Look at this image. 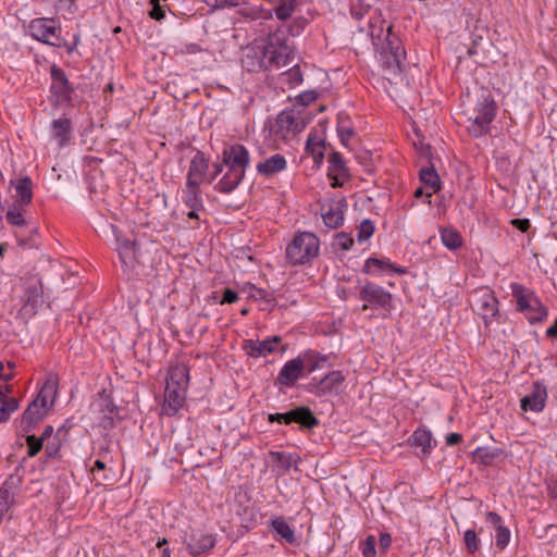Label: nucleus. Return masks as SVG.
I'll return each instance as SVG.
<instances>
[{"label":"nucleus","instance_id":"052dcab7","mask_svg":"<svg viewBox=\"0 0 557 557\" xmlns=\"http://www.w3.org/2000/svg\"><path fill=\"white\" fill-rule=\"evenodd\" d=\"M557 537V525L556 524H548L543 529V532L537 534V537L545 539V537Z\"/></svg>","mask_w":557,"mask_h":557},{"label":"nucleus","instance_id":"a18cd8bd","mask_svg":"<svg viewBox=\"0 0 557 557\" xmlns=\"http://www.w3.org/2000/svg\"><path fill=\"white\" fill-rule=\"evenodd\" d=\"M496 546L504 549L510 541V531L507 527H498L496 529Z\"/></svg>","mask_w":557,"mask_h":557},{"label":"nucleus","instance_id":"ea45409f","mask_svg":"<svg viewBox=\"0 0 557 557\" xmlns=\"http://www.w3.org/2000/svg\"><path fill=\"white\" fill-rule=\"evenodd\" d=\"M329 163L330 166L327 175H333L334 173H337L343 177H349L348 169L339 152H332L329 157Z\"/></svg>","mask_w":557,"mask_h":557},{"label":"nucleus","instance_id":"72a5a7b5","mask_svg":"<svg viewBox=\"0 0 557 557\" xmlns=\"http://www.w3.org/2000/svg\"><path fill=\"white\" fill-rule=\"evenodd\" d=\"M12 184H14L16 202H18L21 206L30 203L33 198L32 180L25 176L23 178L16 180L15 182H12Z\"/></svg>","mask_w":557,"mask_h":557},{"label":"nucleus","instance_id":"c03bdc74","mask_svg":"<svg viewBox=\"0 0 557 557\" xmlns=\"http://www.w3.org/2000/svg\"><path fill=\"white\" fill-rule=\"evenodd\" d=\"M376 539L374 535H368L361 543V550L364 557H374L376 554Z\"/></svg>","mask_w":557,"mask_h":557},{"label":"nucleus","instance_id":"4468645a","mask_svg":"<svg viewBox=\"0 0 557 557\" xmlns=\"http://www.w3.org/2000/svg\"><path fill=\"white\" fill-rule=\"evenodd\" d=\"M223 164L227 169L246 173L250 162V154L247 148L240 144L231 145L222 152Z\"/></svg>","mask_w":557,"mask_h":557},{"label":"nucleus","instance_id":"9b49d317","mask_svg":"<svg viewBox=\"0 0 557 557\" xmlns=\"http://www.w3.org/2000/svg\"><path fill=\"white\" fill-rule=\"evenodd\" d=\"M306 124L294 108H286L276 117L274 132L283 138L301 133Z\"/></svg>","mask_w":557,"mask_h":557},{"label":"nucleus","instance_id":"412c9836","mask_svg":"<svg viewBox=\"0 0 557 557\" xmlns=\"http://www.w3.org/2000/svg\"><path fill=\"white\" fill-rule=\"evenodd\" d=\"M304 362L297 357L288 360L281 369L276 382L284 386H292L301 376Z\"/></svg>","mask_w":557,"mask_h":557},{"label":"nucleus","instance_id":"f3484780","mask_svg":"<svg viewBox=\"0 0 557 557\" xmlns=\"http://www.w3.org/2000/svg\"><path fill=\"white\" fill-rule=\"evenodd\" d=\"M546 398L547 391L545 385L541 382H534L532 392L520 400L521 410L541 412L545 408Z\"/></svg>","mask_w":557,"mask_h":557},{"label":"nucleus","instance_id":"20e7f679","mask_svg":"<svg viewBox=\"0 0 557 557\" xmlns=\"http://www.w3.org/2000/svg\"><path fill=\"white\" fill-rule=\"evenodd\" d=\"M268 69L281 67L293 60V49L286 42V32L276 29L262 40Z\"/></svg>","mask_w":557,"mask_h":557},{"label":"nucleus","instance_id":"f704fd0d","mask_svg":"<svg viewBox=\"0 0 557 557\" xmlns=\"http://www.w3.org/2000/svg\"><path fill=\"white\" fill-rule=\"evenodd\" d=\"M420 181L429 188L432 189V193H429L426 197L429 198L428 203H431L430 197L433 193H436L441 189V181L440 176L436 173L433 165L424 166L419 172Z\"/></svg>","mask_w":557,"mask_h":557},{"label":"nucleus","instance_id":"de8ad7c7","mask_svg":"<svg viewBox=\"0 0 557 557\" xmlns=\"http://www.w3.org/2000/svg\"><path fill=\"white\" fill-rule=\"evenodd\" d=\"M44 440L41 437H36L35 435L26 436V444L28 447V456H36L42 448Z\"/></svg>","mask_w":557,"mask_h":557},{"label":"nucleus","instance_id":"49530a36","mask_svg":"<svg viewBox=\"0 0 557 557\" xmlns=\"http://www.w3.org/2000/svg\"><path fill=\"white\" fill-rule=\"evenodd\" d=\"M465 545L470 554H474L479 548V539L474 530H467L465 532Z\"/></svg>","mask_w":557,"mask_h":557},{"label":"nucleus","instance_id":"603ef678","mask_svg":"<svg viewBox=\"0 0 557 557\" xmlns=\"http://www.w3.org/2000/svg\"><path fill=\"white\" fill-rule=\"evenodd\" d=\"M323 147L319 143L313 144L311 139L307 140L306 150L310 152L317 162H321L323 159Z\"/></svg>","mask_w":557,"mask_h":557},{"label":"nucleus","instance_id":"f03ea898","mask_svg":"<svg viewBox=\"0 0 557 557\" xmlns=\"http://www.w3.org/2000/svg\"><path fill=\"white\" fill-rule=\"evenodd\" d=\"M58 392V377L50 374L37 397L27 406L21 418V429L24 433L33 431L36 424L44 420L53 406Z\"/></svg>","mask_w":557,"mask_h":557},{"label":"nucleus","instance_id":"b1692460","mask_svg":"<svg viewBox=\"0 0 557 557\" xmlns=\"http://www.w3.org/2000/svg\"><path fill=\"white\" fill-rule=\"evenodd\" d=\"M244 178L245 173H243L242 171L227 169V171L214 185V189L222 194H230L238 187V185L243 182Z\"/></svg>","mask_w":557,"mask_h":557},{"label":"nucleus","instance_id":"6e6d98bb","mask_svg":"<svg viewBox=\"0 0 557 557\" xmlns=\"http://www.w3.org/2000/svg\"><path fill=\"white\" fill-rule=\"evenodd\" d=\"M317 98H318L317 91L308 90V91L301 92L297 97V102L300 103L301 106H308V104L314 102L317 100Z\"/></svg>","mask_w":557,"mask_h":557},{"label":"nucleus","instance_id":"a878e982","mask_svg":"<svg viewBox=\"0 0 557 557\" xmlns=\"http://www.w3.org/2000/svg\"><path fill=\"white\" fill-rule=\"evenodd\" d=\"M344 380L345 376L341 371H332L319 381L313 379L311 384L314 385L315 392L319 395H324L336 389L344 382Z\"/></svg>","mask_w":557,"mask_h":557},{"label":"nucleus","instance_id":"6ab92c4d","mask_svg":"<svg viewBox=\"0 0 557 557\" xmlns=\"http://www.w3.org/2000/svg\"><path fill=\"white\" fill-rule=\"evenodd\" d=\"M186 388L166 384L162 412L169 417L174 416L185 401Z\"/></svg>","mask_w":557,"mask_h":557},{"label":"nucleus","instance_id":"bb28decb","mask_svg":"<svg viewBox=\"0 0 557 557\" xmlns=\"http://www.w3.org/2000/svg\"><path fill=\"white\" fill-rule=\"evenodd\" d=\"M189 382V369L184 363H177L170 368L166 384L170 386H177L187 388Z\"/></svg>","mask_w":557,"mask_h":557},{"label":"nucleus","instance_id":"79ce46f5","mask_svg":"<svg viewBox=\"0 0 557 557\" xmlns=\"http://www.w3.org/2000/svg\"><path fill=\"white\" fill-rule=\"evenodd\" d=\"M374 233V225L372 221L370 220H363L359 227H358V234H357V240L359 243L368 240Z\"/></svg>","mask_w":557,"mask_h":557},{"label":"nucleus","instance_id":"7ed1b4c3","mask_svg":"<svg viewBox=\"0 0 557 557\" xmlns=\"http://www.w3.org/2000/svg\"><path fill=\"white\" fill-rule=\"evenodd\" d=\"M320 239L313 233H297L286 247V260L290 265H302L318 257Z\"/></svg>","mask_w":557,"mask_h":557},{"label":"nucleus","instance_id":"c756f323","mask_svg":"<svg viewBox=\"0 0 557 557\" xmlns=\"http://www.w3.org/2000/svg\"><path fill=\"white\" fill-rule=\"evenodd\" d=\"M183 201L190 209H202L200 185L186 182L185 188L183 189Z\"/></svg>","mask_w":557,"mask_h":557},{"label":"nucleus","instance_id":"9d476101","mask_svg":"<svg viewBox=\"0 0 557 557\" xmlns=\"http://www.w3.org/2000/svg\"><path fill=\"white\" fill-rule=\"evenodd\" d=\"M474 310L482 317L485 327L498 317V300L491 289L480 288L475 292Z\"/></svg>","mask_w":557,"mask_h":557},{"label":"nucleus","instance_id":"8fccbe9b","mask_svg":"<svg viewBox=\"0 0 557 557\" xmlns=\"http://www.w3.org/2000/svg\"><path fill=\"white\" fill-rule=\"evenodd\" d=\"M338 123H337V133H338V136L341 138V141L344 144V145H347V141L349 140V138L351 136H354L355 132H354V128L349 125H346L343 121H342V117L338 116Z\"/></svg>","mask_w":557,"mask_h":557},{"label":"nucleus","instance_id":"e433bc0d","mask_svg":"<svg viewBox=\"0 0 557 557\" xmlns=\"http://www.w3.org/2000/svg\"><path fill=\"white\" fill-rule=\"evenodd\" d=\"M441 239L443 245L449 250H457L462 246V237L460 233L453 227L442 228Z\"/></svg>","mask_w":557,"mask_h":557},{"label":"nucleus","instance_id":"cd10ccee","mask_svg":"<svg viewBox=\"0 0 557 557\" xmlns=\"http://www.w3.org/2000/svg\"><path fill=\"white\" fill-rule=\"evenodd\" d=\"M293 423H297L300 429L312 430L319 424L309 407L300 406L293 409Z\"/></svg>","mask_w":557,"mask_h":557},{"label":"nucleus","instance_id":"0eeeda50","mask_svg":"<svg viewBox=\"0 0 557 557\" xmlns=\"http://www.w3.org/2000/svg\"><path fill=\"white\" fill-rule=\"evenodd\" d=\"M24 295L22 297L24 314L33 317L44 304V285L38 274H28L23 277Z\"/></svg>","mask_w":557,"mask_h":557},{"label":"nucleus","instance_id":"e2e57ef3","mask_svg":"<svg viewBox=\"0 0 557 557\" xmlns=\"http://www.w3.org/2000/svg\"><path fill=\"white\" fill-rule=\"evenodd\" d=\"M238 5V0H218L216 3H212L213 9L236 8Z\"/></svg>","mask_w":557,"mask_h":557},{"label":"nucleus","instance_id":"ddd939ff","mask_svg":"<svg viewBox=\"0 0 557 557\" xmlns=\"http://www.w3.org/2000/svg\"><path fill=\"white\" fill-rule=\"evenodd\" d=\"M51 76V94L55 97L57 102L64 103L72 101V95L74 92V87L69 82L65 72L53 64L50 69Z\"/></svg>","mask_w":557,"mask_h":557},{"label":"nucleus","instance_id":"dca6fc26","mask_svg":"<svg viewBox=\"0 0 557 557\" xmlns=\"http://www.w3.org/2000/svg\"><path fill=\"white\" fill-rule=\"evenodd\" d=\"M281 341L280 336L269 337L264 341L246 339L243 344V349L251 358L267 357L276 351Z\"/></svg>","mask_w":557,"mask_h":557},{"label":"nucleus","instance_id":"5701e85b","mask_svg":"<svg viewBox=\"0 0 557 557\" xmlns=\"http://www.w3.org/2000/svg\"><path fill=\"white\" fill-rule=\"evenodd\" d=\"M287 166V161L282 154H273L262 162L257 164V172L264 176L271 177L276 173L284 171Z\"/></svg>","mask_w":557,"mask_h":557},{"label":"nucleus","instance_id":"13d9d810","mask_svg":"<svg viewBox=\"0 0 557 557\" xmlns=\"http://www.w3.org/2000/svg\"><path fill=\"white\" fill-rule=\"evenodd\" d=\"M151 3L153 7H152L151 11L149 12L150 17L153 20H157V21L162 20L164 17L165 13H164L163 9L160 7L159 0H151Z\"/></svg>","mask_w":557,"mask_h":557},{"label":"nucleus","instance_id":"69168bd1","mask_svg":"<svg viewBox=\"0 0 557 557\" xmlns=\"http://www.w3.org/2000/svg\"><path fill=\"white\" fill-rule=\"evenodd\" d=\"M202 51V48L198 44H187L182 48V53L185 54H196Z\"/></svg>","mask_w":557,"mask_h":557},{"label":"nucleus","instance_id":"aec40b11","mask_svg":"<svg viewBox=\"0 0 557 557\" xmlns=\"http://www.w3.org/2000/svg\"><path fill=\"white\" fill-rule=\"evenodd\" d=\"M113 233L115 234L116 239V250L120 257L122 264L126 268H134L137 261V244L129 239H121L116 234V227L114 225L111 226Z\"/></svg>","mask_w":557,"mask_h":557},{"label":"nucleus","instance_id":"09e8293b","mask_svg":"<svg viewBox=\"0 0 557 557\" xmlns=\"http://www.w3.org/2000/svg\"><path fill=\"white\" fill-rule=\"evenodd\" d=\"M284 75L289 86H297L302 83V73L298 65L290 67Z\"/></svg>","mask_w":557,"mask_h":557},{"label":"nucleus","instance_id":"0e129e2a","mask_svg":"<svg viewBox=\"0 0 557 557\" xmlns=\"http://www.w3.org/2000/svg\"><path fill=\"white\" fill-rule=\"evenodd\" d=\"M486 521L491 523L493 527H495V529H497L498 527H503L500 516L494 511H488L486 513Z\"/></svg>","mask_w":557,"mask_h":557},{"label":"nucleus","instance_id":"4d7b16f0","mask_svg":"<svg viewBox=\"0 0 557 557\" xmlns=\"http://www.w3.org/2000/svg\"><path fill=\"white\" fill-rule=\"evenodd\" d=\"M238 300V295L235 290L231 289V288H225L223 290V297L221 300H219V304L221 305H224V304H234Z\"/></svg>","mask_w":557,"mask_h":557},{"label":"nucleus","instance_id":"3c124183","mask_svg":"<svg viewBox=\"0 0 557 557\" xmlns=\"http://www.w3.org/2000/svg\"><path fill=\"white\" fill-rule=\"evenodd\" d=\"M307 23L305 17H296L287 28L288 34L294 37L300 35L306 28Z\"/></svg>","mask_w":557,"mask_h":557},{"label":"nucleus","instance_id":"4be33fe9","mask_svg":"<svg viewBox=\"0 0 557 557\" xmlns=\"http://www.w3.org/2000/svg\"><path fill=\"white\" fill-rule=\"evenodd\" d=\"M95 408L103 413V418L100 424L104 429H111L114 426V417L117 413V408L113 400L108 396L100 394L99 398L94 403Z\"/></svg>","mask_w":557,"mask_h":557},{"label":"nucleus","instance_id":"c85d7f7f","mask_svg":"<svg viewBox=\"0 0 557 557\" xmlns=\"http://www.w3.org/2000/svg\"><path fill=\"white\" fill-rule=\"evenodd\" d=\"M51 127L52 136L58 141L59 146L69 144L72 133V122L70 119L53 120Z\"/></svg>","mask_w":557,"mask_h":557},{"label":"nucleus","instance_id":"4c0bfd02","mask_svg":"<svg viewBox=\"0 0 557 557\" xmlns=\"http://www.w3.org/2000/svg\"><path fill=\"white\" fill-rule=\"evenodd\" d=\"M276 5L273 9L275 16L280 21H286L292 17L298 5V0H274Z\"/></svg>","mask_w":557,"mask_h":557},{"label":"nucleus","instance_id":"f8f14e48","mask_svg":"<svg viewBox=\"0 0 557 557\" xmlns=\"http://www.w3.org/2000/svg\"><path fill=\"white\" fill-rule=\"evenodd\" d=\"M215 543L216 539L213 534L200 529H190L185 535L186 547L194 557L208 553L215 546Z\"/></svg>","mask_w":557,"mask_h":557},{"label":"nucleus","instance_id":"5fc2aeb1","mask_svg":"<svg viewBox=\"0 0 557 557\" xmlns=\"http://www.w3.org/2000/svg\"><path fill=\"white\" fill-rule=\"evenodd\" d=\"M271 456H272L273 460L280 462L281 466L283 468H285L286 470H288L290 468L292 462H293L290 455H286L285 453H282V451H275V453H271Z\"/></svg>","mask_w":557,"mask_h":557},{"label":"nucleus","instance_id":"393cba45","mask_svg":"<svg viewBox=\"0 0 557 557\" xmlns=\"http://www.w3.org/2000/svg\"><path fill=\"white\" fill-rule=\"evenodd\" d=\"M345 199L332 201L325 212L322 213L324 224L330 228H337L344 223Z\"/></svg>","mask_w":557,"mask_h":557},{"label":"nucleus","instance_id":"7c9ffc66","mask_svg":"<svg viewBox=\"0 0 557 557\" xmlns=\"http://www.w3.org/2000/svg\"><path fill=\"white\" fill-rule=\"evenodd\" d=\"M298 358L304 362V370L306 369L308 373L323 368L324 363L329 361L327 355H322L315 350H307Z\"/></svg>","mask_w":557,"mask_h":557},{"label":"nucleus","instance_id":"774afa93","mask_svg":"<svg viewBox=\"0 0 557 557\" xmlns=\"http://www.w3.org/2000/svg\"><path fill=\"white\" fill-rule=\"evenodd\" d=\"M547 494L550 498L557 500V480H550L547 483Z\"/></svg>","mask_w":557,"mask_h":557},{"label":"nucleus","instance_id":"58836bf2","mask_svg":"<svg viewBox=\"0 0 557 557\" xmlns=\"http://www.w3.org/2000/svg\"><path fill=\"white\" fill-rule=\"evenodd\" d=\"M412 444L420 447L424 456L429 455L432 449V436L429 431L418 429L413 432Z\"/></svg>","mask_w":557,"mask_h":557},{"label":"nucleus","instance_id":"2f4dec72","mask_svg":"<svg viewBox=\"0 0 557 557\" xmlns=\"http://www.w3.org/2000/svg\"><path fill=\"white\" fill-rule=\"evenodd\" d=\"M505 456L504 449L499 447H478L473 451L474 459L484 466H492L495 460L504 458Z\"/></svg>","mask_w":557,"mask_h":557},{"label":"nucleus","instance_id":"bf43d9fd","mask_svg":"<svg viewBox=\"0 0 557 557\" xmlns=\"http://www.w3.org/2000/svg\"><path fill=\"white\" fill-rule=\"evenodd\" d=\"M511 224L522 233H527L531 227L529 219H513L511 220Z\"/></svg>","mask_w":557,"mask_h":557},{"label":"nucleus","instance_id":"6e6552de","mask_svg":"<svg viewBox=\"0 0 557 557\" xmlns=\"http://www.w3.org/2000/svg\"><path fill=\"white\" fill-rule=\"evenodd\" d=\"M496 104L491 95H483L476 104V114L473 124L469 127L470 133L478 137L488 129V125L496 115Z\"/></svg>","mask_w":557,"mask_h":557},{"label":"nucleus","instance_id":"2eb2a0df","mask_svg":"<svg viewBox=\"0 0 557 557\" xmlns=\"http://www.w3.org/2000/svg\"><path fill=\"white\" fill-rule=\"evenodd\" d=\"M267 59L262 44H255L246 47L242 58L243 67L250 73H258L268 70Z\"/></svg>","mask_w":557,"mask_h":557},{"label":"nucleus","instance_id":"37998d69","mask_svg":"<svg viewBox=\"0 0 557 557\" xmlns=\"http://www.w3.org/2000/svg\"><path fill=\"white\" fill-rule=\"evenodd\" d=\"M354 244L352 237L345 232L337 233L334 237L333 247L342 250H349Z\"/></svg>","mask_w":557,"mask_h":557},{"label":"nucleus","instance_id":"473e14b6","mask_svg":"<svg viewBox=\"0 0 557 557\" xmlns=\"http://www.w3.org/2000/svg\"><path fill=\"white\" fill-rule=\"evenodd\" d=\"M270 525L272 530L275 531L286 543L290 545L298 544L294 529L283 517L272 519Z\"/></svg>","mask_w":557,"mask_h":557},{"label":"nucleus","instance_id":"864d4df0","mask_svg":"<svg viewBox=\"0 0 557 557\" xmlns=\"http://www.w3.org/2000/svg\"><path fill=\"white\" fill-rule=\"evenodd\" d=\"M5 219L8 223L16 226H22L25 223L22 212L15 209L9 210L5 214Z\"/></svg>","mask_w":557,"mask_h":557},{"label":"nucleus","instance_id":"a19ab883","mask_svg":"<svg viewBox=\"0 0 557 557\" xmlns=\"http://www.w3.org/2000/svg\"><path fill=\"white\" fill-rule=\"evenodd\" d=\"M18 408V401L16 398H10L0 404V423L7 422L10 416Z\"/></svg>","mask_w":557,"mask_h":557},{"label":"nucleus","instance_id":"1a4fd4ad","mask_svg":"<svg viewBox=\"0 0 557 557\" xmlns=\"http://www.w3.org/2000/svg\"><path fill=\"white\" fill-rule=\"evenodd\" d=\"M29 33L38 41L53 47L61 46V28L54 20L45 17L33 20L29 24Z\"/></svg>","mask_w":557,"mask_h":557},{"label":"nucleus","instance_id":"39448f33","mask_svg":"<svg viewBox=\"0 0 557 557\" xmlns=\"http://www.w3.org/2000/svg\"><path fill=\"white\" fill-rule=\"evenodd\" d=\"M512 296L516 298L517 310L525 313L531 324L543 322L548 315V309L540 298L521 284L511 285Z\"/></svg>","mask_w":557,"mask_h":557},{"label":"nucleus","instance_id":"680f3d73","mask_svg":"<svg viewBox=\"0 0 557 557\" xmlns=\"http://www.w3.org/2000/svg\"><path fill=\"white\" fill-rule=\"evenodd\" d=\"M392 544V537L388 533H381L379 539V547L382 553H385Z\"/></svg>","mask_w":557,"mask_h":557},{"label":"nucleus","instance_id":"f257e3e1","mask_svg":"<svg viewBox=\"0 0 557 557\" xmlns=\"http://www.w3.org/2000/svg\"><path fill=\"white\" fill-rule=\"evenodd\" d=\"M370 37L381 65L393 74L400 73L406 51L400 38L393 32V26L384 27V21L380 24L371 23Z\"/></svg>","mask_w":557,"mask_h":557},{"label":"nucleus","instance_id":"a211bd4d","mask_svg":"<svg viewBox=\"0 0 557 557\" xmlns=\"http://www.w3.org/2000/svg\"><path fill=\"white\" fill-rule=\"evenodd\" d=\"M209 170V159L200 150H197L190 160L186 182L201 185Z\"/></svg>","mask_w":557,"mask_h":557},{"label":"nucleus","instance_id":"338daca9","mask_svg":"<svg viewBox=\"0 0 557 557\" xmlns=\"http://www.w3.org/2000/svg\"><path fill=\"white\" fill-rule=\"evenodd\" d=\"M461 441H462V435H461V434H459V433H449V434L446 436V444H447L448 446L457 445V444H459Z\"/></svg>","mask_w":557,"mask_h":557},{"label":"nucleus","instance_id":"c9c22d12","mask_svg":"<svg viewBox=\"0 0 557 557\" xmlns=\"http://www.w3.org/2000/svg\"><path fill=\"white\" fill-rule=\"evenodd\" d=\"M387 269L393 271V272L399 273V274H404L405 273L404 269L396 268L391 262H388L386 260L377 259V258H369V259H367L366 262H364V265L362 268V272L367 273V274H370V273H373L374 271L382 272V271H385Z\"/></svg>","mask_w":557,"mask_h":557},{"label":"nucleus","instance_id":"423d86ee","mask_svg":"<svg viewBox=\"0 0 557 557\" xmlns=\"http://www.w3.org/2000/svg\"><path fill=\"white\" fill-rule=\"evenodd\" d=\"M359 299L364 304L362 311L368 309H382L389 311L393 309V296L389 292L385 290L382 286L366 281L359 289Z\"/></svg>","mask_w":557,"mask_h":557}]
</instances>
